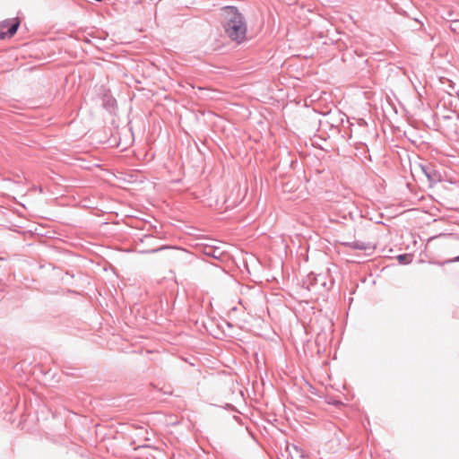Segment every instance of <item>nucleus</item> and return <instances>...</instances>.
Wrapping results in <instances>:
<instances>
[{
  "label": "nucleus",
  "instance_id": "nucleus-1",
  "mask_svg": "<svg viewBox=\"0 0 459 459\" xmlns=\"http://www.w3.org/2000/svg\"><path fill=\"white\" fill-rule=\"evenodd\" d=\"M221 17L224 31L232 41L239 44L247 40V22L238 8L224 7L221 11Z\"/></svg>",
  "mask_w": 459,
  "mask_h": 459
},
{
  "label": "nucleus",
  "instance_id": "nucleus-6",
  "mask_svg": "<svg viewBox=\"0 0 459 459\" xmlns=\"http://www.w3.org/2000/svg\"><path fill=\"white\" fill-rule=\"evenodd\" d=\"M457 260H459V256L457 257Z\"/></svg>",
  "mask_w": 459,
  "mask_h": 459
},
{
  "label": "nucleus",
  "instance_id": "nucleus-5",
  "mask_svg": "<svg viewBox=\"0 0 459 459\" xmlns=\"http://www.w3.org/2000/svg\"><path fill=\"white\" fill-rule=\"evenodd\" d=\"M398 258H399L400 261H403V259L405 258V255H399Z\"/></svg>",
  "mask_w": 459,
  "mask_h": 459
},
{
  "label": "nucleus",
  "instance_id": "nucleus-2",
  "mask_svg": "<svg viewBox=\"0 0 459 459\" xmlns=\"http://www.w3.org/2000/svg\"><path fill=\"white\" fill-rule=\"evenodd\" d=\"M20 20L18 18L6 19L0 22V39L12 38L17 31L20 26Z\"/></svg>",
  "mask_w": 459,
  "mask_h": 459
},
{
  "label": "nucleus",
  "instance_id": "nucleus-3",
  "mask_svg": "<svg viewBox=\"0 0 459 459\" xmlns=\"http://www.w3.org/2000/svg\"><path fill=\"white\" fill-rule=\"evenodd\" d=\"M422 172L426 175L430 184L441 181V176L436 171H426L424 168H420Z\"/></svg>",
  "mask_w": 459,
  "mask_h": 459
},
{
  "label": "nucleus",
  "instance_id": "nucleus-4",
  "mask_svg": "<svg viewBox=\"0 0 459 459\" xmlns=\"http://www.w3.org/2000/svg\"><path fill=\"white\" fill-rule=\"evenodd\" d=\"M189 256V254L186 250H180L172 255L175 260H183L184 257Z\"/></svg>",
  "mask_w": 459,
  "mask_h": 459
}]
</instances>
